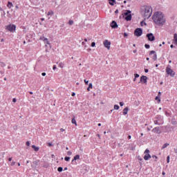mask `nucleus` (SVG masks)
Segmentation results:
<instances>
[{
  "instance_id": "f257e3e1",
  "label": "nucleus",
  "mask_w": 177,
  "mask_h": 177,
  "mask_svg": "<svg viewBox=\"0 0 177 177\" xmlns=\"http://www.w3.org/2000/svg\"><path fill=\"white\" fill-rule=\"evenodd\" d=\"M152 20L158 26H164L165 24V18L164 17V14L161 12H156L152 16Z\"/></svg>"
},
{
  "instance_id": "f03ea898",
  "label": "nucleus",
  "mask_w": 177,
  "mask_h": 177,
  "mask_svg": "<svg viewBox=\"0 0 177 177\" xmlns=\"http://www.w3.org/2000/svg\"><path fill=\"white\" fill-rule=\"evenodd\" d=\"M141 15L144 17L145 20L146 19H150L151 15H153V8L150 6H143L141 7Z\"/></svg>"
},
{
  "instance_id": "7ed1b4c3",
  "label": "nucleus",
  "mask_w": 177,
  "mask_h": 177,
  "mask_svg": "<svg viewBox=\"0 0 177 177\" xmlns=\"http://www.w3.org/2000/svg\"><path fill=\"white\" fill-rule=\"evenodd\" d=\"M153 122L156 125H162V124H164V121L162 120L161 115H157Z\"/></svg>"
},
{
  "instance_id": "20e7f679",
  "label": "nucleus",
  "mask_w": 177,
  "mask_h": 177,
  "mask_svg": "<svg viewBox=\"0 0 177 177\" xmlns=\"http://www.w3.org/2000/svg\"><path fill=\"white\" fill-rule=\"evenodd\" d=\"M142 34H143V30L140 28H138L134 30V35L136 37H141Z\"/></svg>"
},
{
  "instance_id": "39448f33",
  "label": "nucleus",
  "mask_w": 177,
  "mask_h": 177,
  "mask_svg": "<svg viewBox=\"0 0 177 177\" xmlns=\"http://www.w3.org/2000/svg\"><path fill=\"white\" fill-rule=\"evenodd\" d=\"M144 153L145 154V156H144V160H145V161H147V160H149V158H151V156L149 154V153H150V150L147 149Z\"/></svg>"
},
{
  "instance_id": "423d86ee",
  "label": "nucleus",
  "mask_w": 177,
  "mask_h": 177,
  "mask_svg": "<svg viewBox=\"0 0 177 177\" xmlns=\"http://www.w3.org/2000/svg\"><path fill=\"white\" fill-rule=\"evenodd\" d=\"M147 38L148 39V41H150L151 42H153V41L156 40V37H154L153 33L147 34Z\"/></svg>"
},
{
  "instance_id": "0eeeda50",
  "label": "nucleus",
  "mask_w": 177,
  "mask_h": 177,
  "mask_svg": "<svg viewBox=\"0 0 177 177\" xmlns=\"http://www.w3.org/2000/svg\"><path fill=\"white\" fill-rule=\"evenodd\" d=\"M166 73L171 77L175 76V72H174V71H172V69H171V68H169V67L166 68Z\"/></svg>"
},
{
  "instance_id": "6e6552de",
  "label": "nucleus",
  "mask_w": 177,
  "mask_h": 177,
  "mask_svg": "<svg viewBox=\"0 0 177 177\" xmlns=\"http://www.w3.org/2000/svg\"><path fill=\"white\" fill-rule=\"evenodd\" d=\"M6 30H8V31H10L11 32H14V31L16 30V26L10 24L6 26Z\"/></svg>"
},
{
  "instance_id": "1a4fd4ad",
  "label": "nucleus",
  "mask_w": 177,
  "mask_h": 177,
  "mask_svg": "<svg viewBox=\"0 0 177 177\" xmlns=\"http://www.w3.org/2000/svg\"><path fill=\"white\" fill-rule=\"evenodd\" d=\"M111 45V42L109 41V40H104V46L105 48H107L108 49H110V46Z\"/></svg>"
},
{
  "instance_id": "9d476101",
  "label": "nucleus",
  "mask_w": 177,
  "mask_h": 177,
  "mask_svg": "<svg viewBox=\"0 0 177 177\" xmlns=\"http://www.w3.org/2000/svg\"><path fill=\"white\" fill-rule=\"evenodd\" d=\"M140 82H143V84H147V77L145 75L141 76Z\"/></svg>"
},
{
  "instance_id": "9b49d317",
  "label": "nucleus",
  "mask_w": 177,
  "mask_h": 177,
  "mask_svg": "<svg viewBox=\"0 0 177 177\" xmlns=\"http://www.w3.org/2000/svg\"><path fill=\"white\" fill-rule=\"evenodd\" d=\"M111 28H118V24H117V22L115 21H113L111 23Z\"/></svg>"
},
{
  "instance_id": "f8f14e48",
  "label": "nucleus",
  "mask_w": 177,
  "mask_h": 177,
  "mask_svg": "<svg viewBox=\"0 0 177 177\" xmlns=\"http://www.w3.org/2000/svg\"><path fill=\"white\" fill-rule=\"evenodd\" d=\"M152 132H154L155 133H161V130L159 127H157L152 129Z\"/></svg>"
},
{
  "instance_id": "ddd939ff",
  "label": "nucleus",
  "mask_w": 177,
  "mask_h": 177,
  "mask_svg": "<svg viewBox=\"0 0 177 177\" xmlns=\"http://www.w3.org/2000/svg\"><path fill=\"white\" fill-rule=\"evenodd\" d=\"M77 160H80V155H76L72 160V164L75 165L77 164Z\"/></svg>"
},
{
  "instance_id": "4468645a",
  "label": "nucleus",
  "mask_w": 177,
  "mask_h": 177,
  "mask_svg": "<svg viewBox=\"0 0 177 177\" xmlns=\"http://www.w3.org/2000/svg\"><path fill=\"white\" fill-rule=\"evenodd\" d=\"M153 59L154 61L157 60V54H156V51L154 50H151L149 53V55H153Z\"/></svg>"
},
{
  "instance_id": "2eb2a0df",
  "label": "nucleus",
  "mask_w": 177,
  "mask_h": 177,
  "mask_svg": "<svg viewBox=\"0 0 177 177\" xmlns=\"http://www.w3.org/2000/svg\"><path fill=\"white\" fill-rule=\"evenodd\" d=\"M124 19L125 20H127V21H131V20H132V15L131 14L129 15H126Z\"/></svg>"
},
{
  "instance_id": "dca6fc26",
  "label": "nucleus",
  "mask_w": 177,
  "mask_h": 177,
  "mask_svg": "<svg viewBox=\"0 0 177 177\" xmlns=\"http://www.w3.org/2000/svg\"><path fill=\"white\" fill-rule=\"evenodd\" d=\"M129 110V109L128 107H126L124 109H123L124 115H127V114H128V111Z\"/></svg>"
},
{
  "instance_id": "f3484780",
  "label": "nucleus",
  "mask_w": 177,
  "mask_h": 177,
  "mask_svg": "<svg viewBox=\"0 0 177 177\" xmlns=\"http://www.w3.org/2000/svg\"><path fill=\"white\" fill-rule=\"evenodd\" d=\"M32 149L35 150V151H38L39 150V147L35 146V145H32Z\"/></svg>"
},
{
  "instance_id": "a211bd4d",
  "label": "nucleus",
  "mask_w": 177,
  "mask_h": 177,
  "mask_svg": "<svg viewBox=\"0 0 177 177\" xmlns=\"http://www.w3.org/2000/svg\"><path fill=\"white\" fill-rule=\"evenodd\" d=\"M124 16H128V15H131V10H126L124 12Z\"/></svg>"
},
{
  "instance_id": "6ab92c4d",
  "label": "nucleus",
  "mask_w": 177,
  "mask_h": 177,
  "mask_svg": "<svg viewBox=\"0 0 177 177\" xmlns=\"http://www.w3.org/2000/svg\"><path fill=\"white\" fill-rule=\"evenodd\" d=\"M7 6H8V8H9V9H10L11 8H12L13 3H12V2H10V1H8Z\"/></svg>"
},
{
  "instance_id": "aec40b11",
  "label": "nucleus",
  "mask_w": 177,
  "mask_h": 177,
  "mask_svg": "<svg viewBox=\"0 0 177 177\" xmlns=\"http://www.w3.org/2000/svg\"><path fill=\"white\" fill-rule=\"evenodd\" d=\"M109 5H111V6H114V2H115V0H109Z\"/></svg>"
},
{
  "instance_id": "412c9836",
  "label": "nucleus",
  "mask_w": 177,
  "mask_h": 177,
  "mask_svg": "<svg viewBox=\"0 0 177 177\" xmlns=\"http://www.w3.org/2000/svg\"><path fill=\"white\" fill-rule=\"evenodd\" d=\"M169 144L168 143H165V145H163V146L162 147V150H164V149H167V147H168V145Z\"/></svg>"
},
{
  "instance_id": "4be33fe9",
  "label": "nucleus",
  "mask_w": 177,
  "mask_h": 177,
  "mask_svg": "<svg viewBox=\"0 0 177 177\" xmlns=\"http://www.w3.org/2000/svg\"><path fill=\"white\" fill-rule=\"evenodd\" d=\"M39 39L44 41V42H45V41H48V38H46L45 37H41Z\"/></svg>"
},
{
  "instance_id": "5701e85b",
  "label": "nucleus",
  "mask_w": 177,
  "mask_h": 177,
  "mask_svg": "<svg viewBox=\"0 0 177 177\" xmlns=\"http://www.w3.org/2000/svg\"><path fill=\"white\" fill-rule=\"evenodd\" d=\"M53 15H55V13L53 12V11H49L48 12V16H53Z\"/></svg>"
},
{
  "instance_id": "b1692460",
  "label": "nucleus",
  "mask_w": 177,
  "mask_h": 177,
  "mask_svg": "<svg viewBox=\"0 0 177 177\" xmlns=\"http://www.w3.org/2000/svg\"><path fill=\"white\" fill-rule=\"evenodd\" d=\"M72 124H75V125L77 126V121L75 120V118H74L72 119Z\"/></svg>"
},
{
  "instance_id": "393cba45",
  "label": "nucleus",
  "mask_w": 177,
  "mask_h": 177,
  "mask_svg": "<svg viewBox=\"0 0 177 177\" xmlns=\"http://www.w3.org/2000/svg\"><path fill=\"white\" fill-rule=\"evenodd\" d=\"M114 109L115 110H120V106H118L117 104L114 105Z\"/></svg>"
},
{
  "instance_id": "a878e982",
  "label": "nucleus",
  "mask_w": 177,
  "mask_h": 177,
  "mask_svg": "<svg viewBox=\"0 0 177 177\" xmlns=\"http://www.w3.org/2000/svg\"><path fill=\"white\" fill-rule=\"evenodd\" d=\"M68 24L70 25V26H73V24H74V21H73V20H69V21H68Z\"/></svg>"
},
{
  "instance_id": "bb28decb",
  "label": "nucleus",
  "mask_w": 177,
  "mask_h": 177,
  "mask_svg": "<svg viewBox=\"0 0 177 177\" xmlns=\"http://www.w3.org/2000/svg\"><path fill=\"white\" fill-rule=\"evenodd\" d=\"M57 171H58V172H62L63 171V167H58Z\"/></svg>"
},
{
  "instance_id": "cd10ccee",
  "label": "nucleus",
  "mask_w": 177,
  "mask_h": 177,
  "mask_svg": "<svg viewBox=\"0 0 177 177\" xmlns=\"http://www.w3.org/2000/svg\"><path fill=\"white\" fill-rule=\"evenodd\" d=\"M155 99H156V100H158V103H160L161 102V100L160 99V97H158V96H156Z\"/></svg>"
},
{
  "instance_id": "c85d7f7f",
  "label": "nucleus",
  "mask_w": 177,
  "mask_h": 177,
  "mask_svg": "<svg viewBox=\"0 0 177 177\" xmlns=\"http://www.w3.org/2000/svg\"><path fill=\"white\" fill-rule=\"evenodd\" d=\"M174 41L176 43V45H177V34H174Z\"/></svg>"
},
{
  "instance_id": "c756f323",
  "label": "nucleus",
  "mask_w": 177,
  "mask_h": 177,
  "mask_svg": "<svg viewBox=\"0 0 177 177\" xmlns=\"http://www.w3.org/2000/svg\"><path fill=\"white\" fill-rule=\"evenodd\" d=\"M39 160H35L33 162L34 165H38Z\"/></svg>"
},
{
  "instance_id": "7c9ffc66",
  "label": "nucleus",
  "mask_w": 177,
  "mask_h": 177,
  "mask_svg": "<svg viewBox=\"0 0 177 177\" xmlns=\"http://www.w3.org/2000/svg\"><path fill=\"white\" fill-rule=\"evenodd\" d=\"M59 66L61 68H63V67H64V64L62 62H60Z\"/></svg>"
},
{
  "instance_id": "2f4dec72",
  "label": "nucleus",
  "mask_w": 177,
  "mask_h": 177,
  "mask_svg": "<svg viewBox=\"0 0 177 177\" xmlns=\"http://www.w3.org/2000/svg\"><path fill=\"white\" fill-rule=\"evenodd\" d=\"M64 160H65V161H70V157L66 156Z\"/></svg>"
},
{
  "instance_id": "473e14b6",
  "label": "nucleus",
  "mask_w": 177,
  "mask_h": 177,
  "mask_svg": "<svg viewBox=\"0 0 177 177\" xmlns=\"http://www.w3.org/2000/svg\"><path fill=\"white\" fill-rule=\"evenodd\" d=\"M176 124H177V122H176V121H175V120H172V121H171V124H172V125H176Z\"/></svg>"
},
{
  "instance_id": "72a5a7b5",
  "label": "nucleus",
  "mask_w": 177,
  "mask_h": 177,
  "mask_svg": "<svg viewBox=\"0 0 177 177\" xmlns=\"http://www.w3.org/2000/svg\"><path fill=\"white\" fill-rule=\"evenodd\" d=\"M145 47L146 48V49H150V45L149 44H145Z\"/></svg>"
},
{
  "instance_id": "f704fd0d",
  "label": "nucleus",
  "mask_w": 177,
  "mask_h": 177,
  "mask_svg": "<svg viewBox=\"0 0 177 177\" xmlns=\"http://www.w3.org/2000/svg\"><path fill=\"white\" fill-rule=\"evenodd\" d=\"M88 88H89L90 89H92V88H93V86L92 83H90V84H88Z\"/></svg>"
},
{
  "instance_id": "c9c22d12",
  "label": "nucleus",
  "mask_w": 177,
  "mask_h": 177,
  "mask_svg": "<svg viewBox=\"0 0 177 177\" xmlns=\"http://www.w3.org/2000/svg\"><path fill=\"white\" fill-rule=\"evenodd\" d=\"M0 66H1V67H5L6 64H5V63H3V62H0Z\"/></svg>"
},
{
  "instance_id": "e433bc0d",
  "label": "nucleus",
  "mask_w": 177,
  "mask_h": 177,
  "mask_svg": "<svg viewBox=\"0 0 177 177\" xmlns=\"http://www.w3.org/2000/svg\"><path fill=\"white\" fill-rule=\"evenodd\" d=\"M91 46L93 48L95 46H96V43H95V41L91 43Z\"/></svg>"
},
{
  "instance_id": "4c0bfd02",
  "label": "nucleus",
  "mask_w": 177,
  "mask_h": 177,
  "mask_svg": "<svg viewBox=\"0 0 177 177\" xmlns=\"http://www.w3.org/2000/svg\"><path fill=\"white\" fill-rule=\"evenodd\" d=\"M52 146H53V145H52L51 142H48V147H52Z\"/></svg>"
},
{
  "instance_id": "58836bf2",
  "label": "nucleus",
  "mask_w": 177,
  "mask_h": 177,
  "mask_svg": "<svg viewBox=\"0 0 177 177\" xmlns=\"http://www.w3.org/2000/svg\"><path fill=\"white\" fill-rule=\"evenodd\" d=\"M71 154H73V152H71V151H68L67 152V155H68V156H71Z\"/></svg>"
},
{
  "instance_id": "ea45409f",
  "label": "nucleus",
  "mask_w": 177,
  "mask_h": 177,
  "mask_svg": "<svg viewBox=\"0 0 177 177\" xmlns=\"http://www.w3.org/2000/svg\"><path fill=\"white\" fill-rule=\"evenodd\" d=\"M135 78H139V74L136 73L134 74Z\"/></svg>"
},
{
  "instance_id": "a19ab883",
  "label": "nucleus",
  "mask_w": 177,
  "mask_h": 177,
  "mask_svg": "<svg viewBox=\"0 0 177 177\" xmlns=\"http://www.w3.org/2000/svg\"><path fill=\"white\" fill-rule=\"evenodd\" d=\"M165 129H166V132H167V131H168V129H169V126H165Z\"/></svg>"
},
{
  "instance_id": "79ce46f5",
  "label": "nucleus",
  "mask_w": 177,
  "mask_h": 177,
  "mask_svg": "<svg viewBox=\"0 0 177 177\" xmlns=\"http://www.w3.org/2000/svg\"><path fill=\"white\" fill-rule=\"evenodd\" d=\"M84 82H85L86 85H88V84H89V81L86 80H84Z\"/></svg>"
},
{
  "instance_id": "37998d69",
  "label": "nucleus",
  "mask_w": 177,
  "mask_h": 177,
  "mask_svg": "<svg viewBox=\"0 0 177 177\" xmlns=\"http://www.w3.org/2000/svg\"><path fill=\"white\" fill-rule=\"evenodd\" d=\"M13 129H15V131L17 130V125L14 126Z\"/></svg>"
},
{
  "instance_id": "c03bdc74",
  "label": "nucleus",
  "mask_w": 177,
  "mask_h": 177,
  "mask_svg": "<svg viewBox=\"0 0 177 177\" xmlns=\"http://www.w3.org/2000/svg\"><path fill=\"white\" fill-rule=\"evenodd\" d=\"M46 44V45H50V43L49 42V41H48V39H47Z\"/></svg>"
},
{
  "instance_id": "a18cd8bd",
  "label": "nucleus",
  "mask_w": 177,
  "mask_h": 177,
  "mask_svg": "<svg viewBox=\"0 0 177 177\" xmlns=\"http://www.w3.org/2000/svg\"><path fill=\"white\" fill-rule=\"evenodd\" d=\"M174 153H175L176 154H177V148H174Z\"/></svg>"
},
{
  "instance_id": "49530a36",
  "label": "nucleus",
  "mask_w": 177,
  "mask_h": 177,
  "mask_svg": "<svg viewBox=\"0 0 177 177\" xmlns=\"http://www.w3.org/2000/svg\"><path fill=\"white\" fill-rule=\"evenodd\" d=\"M167 162H169V156H168L167 157Z\"/></svg>"
},
{
  "instance_id": "de8ad7c7",
  "label": "nucleus",
  "mask_w": 177,
  "mask_h": 177,
  "mask_svg": "<svg viewBox=\"0 0 177 177\" xmlns=\"http://www.w3.org/2000/svg\"><path fill=\"white\" fill-rule=\"evenodd\" d=\"M120 106H124V102H120Z\"/></svg>"
},
{
  "instance_id": "09e8293b",
  "label": "nucleus",
  "mask_w": 177,
  "mask_h": 177,
  "mask_svg": "<svg viewBox=\"0 0 177 177\" xmlns=\"http://www.w3.org/2000/svg\"><path fill=\"white\" fill-rule=\"evenodd\" d=\"M15 164H16V162H11L12 167H13V165H15Z\"/></svg>"
},
{
  "instance_id": "8fccbe9b",
  "label": "nucleus",
  "mask_w": 177,
  "mask_h": 177,
  "mask_svg": "<svg viewBox=\"0 0 177 177\" xmlns=\"http://www.w3.org/2000/svg\"><path fill=\"white\" fill-rule=\"evenodd\" d=\"M26 146H30V141L26 142Z\"/></svg>"
},
{
  "instance_id": "3c124183",
  "label": "nucleus",
  "mask_w": 177,
  "mask_h": 177,
  "mask_svg": "<svg viewBox=\"0 0 177 177\" xmlns=\"http://www.w3.org/2000/svg\"><path fill=\"white\" fill-rule=\"evenodd\" d=\"M41 75H42L43 77H45V75H46V73H41Z\"/></svg>"
},
{
  "instance_id": "603ef678",
  "label": "nucleus",
  "mask_w": 177,
  "mask_h": 177,
  "mask_svg": "<svg viewBox=\"0 0 177 177\" xmlns=\"http://www.w3.org/2000/svg\"><path fill=\"white\" fill-rule=\"evenodd\" d=\"M56 68H57L56 65H54V66H53V70H56Z\"/></svg>"
},
{
  "instance_id": "864d4df0",
  "label": "nucleus",
  "mask_w": 177,
  "mask_h": 177,
  "mask_svg": "<svg viewBox=\"0 0 177 177\" xmlns=\"http://www.w3.org/2000/svg\"><path fill=\"white\" fill-rule=\"evenodd\" d=\"M12 102H13V103H16V98H13Z\"/></svg>"
},
{
  "instance_id": "5fc2aeb1",
  "label": "nucleus",
  "mask_w": 177,
  "mask_h": 177,
  "mask_svg": "<svg viewBox=\"0 0 177 177\" xmlns=\"http://www.w3.org/2000/svg\"><path fill=\"white\" fill-rule=\"evenodd\" d=\"M124 37H128V34H127V32L124 33Z\"/></svg>"
},
{
  "instance_id": "6e6d98bb",
  "label": "nucleus",
  "mask_w": 177,
  "mask_h": 177,
  "mask_svg": "<svg viewBox=\"0 0 177 177\" xmlns=\"http://www.w3.org/2000/svg\"><path fill=\"white\" fill-rule=\"evenodd\" d=\"M158 96L160 97V96H161V92H158Z\"/></svg>"
},
{
  "instance_id": "4d7b16f0",
  "label": "nucleus",
  "mask_w": 177,
  "mask_h": 177,
  "mask_svg": "<svg viewBox=\"0 0 177 177\" xmlns=\"http://www.w3.org/2000/svg\"><path fill=\"white\" fill-rule=\"evenodd\" d=\"M145 73H149V69H146V68H145Z\"/></svg>"
},
{
  "instance_id": "13d9d810",
  "label": "nucleus",
  "mask_w": 177,
  "mask_h": 177,
  "mask_svg": "<svg viewBox=\"0 0 177 177\" xmlns=\"http://www.w3.org/2000/svg\"><path fill=\"white\" fill-rule=\"evenodd\" d=\"M61 132H64V129H60Z\"/></svg>"
},
{
  "instance_id": "bf43d9fd",
  "label": "nucleus",
  "mask_w": 177,
  "mask_h": 177,
  "mask_svg": "<svg viewBox=\"0 0 177 177\" xmlns=\"http://www.w3.org/2000/svg\"><path fill=\"white\" fill-rule=\"evenodd\" d=\"M97 136L100 139V134H97Z\"/></svg>"
},
{
  "instance_id": "052dcab7",
  "label": "nucleus",
  "mask_w": 177,
  "mask_h": 177,
  "mask_svg": "<svg viewBox=\"0 0 177 177\" xmlns=\"http://www.w3.org/2000/svg\"><path fill=\"white\" fill-rule=\"evenodd\" d=\"M72 96H75V93H72Z\"/></svg>"
},
{
  "instance_id": "680f3d73",
  "label": "nucleus",
  "mask_w": 177,
  "mask_h": 177,
  "mask_svg": "<svg viewBox=\"0 0 177 177\" xmlns=\"http://www.w3.org/2000/svg\"><path fill=\"white\" fill-rule=\"evenodd\" d=\"M115 13L117 15V13H118V10H116L115 11Z\"/></svg>"
},
{
  "instance_id": "e2e57ef3",
  "label": "nucleus",
  "mask_w": 177,
  "mask_h": 177,
  "mask_svg": "<svg viewBox=\"0 0 177 177\" xmlns=\"http://www.w3.org/2000/svg\"><path fill=\"white\" fill-rule=\"evenodd\" d=\"M8 161H12V158H9Z\"/></svg>"
},
{
  "instance_id": "0e129e2a",
  "label": "nucleus",
  "mask_w": 177,
  "mask_h": 177,
  "mask_svg": "<svg viewBox=\"0 0 177 177\" xmlns=\"http://www.w3.org/2000/svg\"><path fill=\"white\" fill-rule=\"evenodd\" d=\"M87 91L89 92V91H91V88L89 87H88Z\"/></svg>"
},
{
  "instance_id": "69168bd1",
  "label": "nucleus",
  "mask_w": 177,
  "mask_h": 177,
  "mask_svg": "<svg viewBox=\"0 0 177 177\" xmlns=\"http://www.w3.org/2000/svg\"><path fill=\"white\" fill-rule=\"evenodd\" d=\"M170 48H174V45L171 44V45L170 46Z\"/></svg>"
},
{
  "instance_id": "338daca9",
  "label": "nucleus",
  "mask_w": 177,
  "mask_h": 177,
  "mask_svg": "<svg viewBox=\"0 0 177 177\" xmlns=\"http://www.w3.org/2000/svg\"><path fill=\"white\" fill-rule=\"evenodd\" d=\"M133 53H136L137 50H133Z\"/></svg>"
},
{
  "instance_id": "774afa93",
  "label": "nucleus",
  "mask_w": 177,
  "mask_h": 177,
  "mask_svg": "<svg viewBox=\"0 0 177 177\" xmlns=\"http://www.w3.org/2000/svg\"><path fill=\"white\" fill-rule=\"evenodd\" d=\"M131 136H128V139H131Z\"/></svg>"
}]
</instances>
